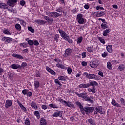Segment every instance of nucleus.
Wrapping results in <instances>:
<instances>
[{
	"label": "nucleus",
	"mask_w": 125,
	"mask_h": 125,
	"mask_svg": "<svg viewBox=\"0 0 125 125\" xmlns=\"http://www.w3.org/2000/svg\"><path fill=\"white\" fill-rule=\"evenodd\" d=\"M83 75L86 78L90 80H97V76L94 74H88L87 72H84Z\"/></svg>",
	"instance_id": "7ed1b4c3"
},
{
	"label": "nucleus",
	"mask_w": 125,
	"mask_h": 125,
	"mask_svg": "<svg viewBox=\"0 0 125 125\" xmlns=\"http://www.w3.org/2000/svg\"><path fill=\"white\" fill-rule=\"evenodd\" d=\"M105 12L104 11L101 12H95L93 13V15L95 16V17H101L102 16H104L105 15Z\"/></svg>",
	"instance_id": "6e6552de"
},
{
	"label": "nucleus",
	"mask_w": 125,
	"mask_h": 125,
	"mask_svg": "<svg viewBox=\"0 0 125 125\" xmlns=\"http://www.w3.org/2000/svg\"><path fill=\"white\" fill-rule=\"evenodd\" d=\"M46 15L49 17H53V18H57L60 16V14L56 12H47Z\"/></svg>",
	"instance_id": "20e7f679"
},
{
	"label": "nucleus",
	"mask_w": 125,
	"mask_h": 125,
	"mask_svg": "<svg viewBox=\"0 0 125 125\" xmlns=\"http://www.w3.org/2000/svg\"><path fill=\"white\" fill-rule=\"evenodd\" d=\"M50 107L52 108L53 109H58L59 108V106L56 104H49Z\"/></svg>",
	"instance_id": "473e14b6"
},
{
	"label": "nucleus",
	"mask_w": 125,
	"mask_h": 125,
	"mask_svg": "<svg viewBox=\"0 0 125 125\" xmlns=\"http://www.w3.org/2000/svg\"><path fill=\"white\" fill-rule=\"evenodd\" d=\"M93 46H88L87 47L86 49H87V51L89 52V53H93Z\"/></svg>",
	"instance_id": "a18cd8bd"
},
{
	"label": "nucleus",
	"mask_w": 125,
	"mask_h": 125,
	"mask_svg": "<svg viewBox=\"0 0 125 125\" xmlns=\"http://www.w3.org/2000/svg\"><path fill=\"white\" fill-rule=\"evenodd\" d=\"M83 40V37H80L77 39V44H80L82 43Z\"/></svg>",
	"instance_id": "a19ab883"
},
{
	"label": "nucleus",
	"mask_w": 125,
	"mask_h": 125,
	"mask_svg": "<svg viewBox=\"0 0 125 125\" xmlns=\"http://www.w3.org/2000/svg\"><path fill=\"white\" fill-rule=\"evenodd\" d=\"M88 90L89 92H90V93H91V92H92L93 93H96L95 87H93L92 89L88 88Z\"/></svg>",
	"instance_id": "de8ad7c7"
},
{
	"label": "nucleus",
	"mask_w": 125,
	"mask_h": 125,
	"mask_svg": "<svg viewBox=\"0 0 125 125\" xmlns=\"http://www.w3.org/2000/svg\"><path fill=\"white\" fill-rule=\"evenodd\" d=\"M98 41L100 42L103 44H105V39L104 37H99L98 38Z\"/></svg>",
	"instance_id": "393cba45"
},
{
	"label": "nucleus",
	"mask_w": 125,
	"mask_h": 125,
	"mask_svg": "<svg viewBox=\"0 0 125 125\" xmlns=\"http://www.w3.org/2000/svg\"><path fill=\"white\" fill-rule=\"evenodd\" d=\"M7 5L5 3L0 2V8L5 9V8H7Z\"/></svg>",
	"instance_id": "f704fd0d"
},
{
	"label": "nucleus",
	"mask_w": 125,
	"mask_h": 125,
	"mask_svg": "<svg viewBox=\"0 0 125 125\" xmlns=\"http://www.w3.org/2000/svg\"><path fill=\"white\" fill-rule=\"evenodd\" d=\"M59 37H60V35L59 34H55L54 37V40L53 41V42L56 41L57 42H58L59 41Z\"/></svg>",
	"instance_id": "ea45409f"
},
{
	"label": "nucleus",
	"mask_w": 125,
	"mask_h": 125,
	"mask_svg": "<svg viewBox=\"0 0 125 125\" xmlns=\"http://www.w3.org/2000/svg\"><path fill=\"white\" fill-rule=\"evenodd\" d=\"M64 104H65V106L70 108H73L74 107V104L72 103V102L70 101H65Z\"/></svg>",
	"instance_id": "dca6fc26"
},
{
	"label": "nucleus",
	"mask_w": 125,
	"mask_h": 125,
	"mask_svg": "<svg viewBox=\"0 0 125 125\" xmlns=\"http://www.w3.org/2000/svg\"><path fill=\"white\" fill-rule=\"evenodd\" d=\"M88 85H89V87L90 86H98V83L97 82L93 81L90 82V84H88Z\"/></svg>",
	"instance_id": "72a5a7b5"
},
{
	"label": "nucleus",
	"mask_w": 125,
	"mask_h": 125,
	"mask_svg": "<svg viewBox=\"0 0 125 125\" xmlns=\"http://www.w3.org/2000/svg\"><path fill=\"white\" fill-rule=\"evenodd\" d=\"M40 125H47V121L46 119L44 118H42L40 121Z\"/></svg>",
	"instance_id": "b1692460"
},
{
	"label": "nucleus",
	"mask_w": 125,
	"mask_h": 125,
	"mask_svg": "<svg viewBox=\"0 0 125 125\" xmlns=\"http://www.w3.org/2000/svg\"><path fill=\"white\" fill-rule=\"evenodd\" d=\"M118 69L120 70V71H122L125 69V66L124 64H121L119 65Z\"/></svg>",
	"instance_id": "3c124183"
},
{
	"label": "nucleus",
	"mask_w": 125,
	"mask_h": 125,
	"mask_svg": "<svg viewBox=\"0 0 125 125\" xmlns=\"http://www.w3.org/2000/svg\"><path fill=\"white\" fill-rule=\"evenodd\" d=\"M64 40L68 42L69 44H72L73 43V41L69 38V36L67 37Z\"/></svg>",
	"instance_id": "c03bdc74"
},
{
	"label": "nucleus",
	"mask_w": 125,
	"mask_h": 125,
	"mask_svg": "<svg viewBox=\"0 0 125 125\" xmlns=\"http://www.w3.org/2000/svg\"><path fill=\"white\" fill-rule=\"evenodd\" d=\"M34 22L39 25H44L47 22L42 20H35Z\"/></svg>",
	"instance_id": "4468645a"
},
{
	"label": "nucleus",
	"mask_w": 125,
	"mask_h": 125,
	"mask_svg": "<svg viewBox=\"0 0 125 125\" xmlns=\"http://www.w3.org/2000/svg\"><path fill=\"white\" fill-rule=\"evenodd\" d=\"M120 102L122 105L125 106V100L124 98H121Z\"/></svg>",
	"instance_id": "13d9d810"
},
{
	"label": "nucleus",
	"mask_w": 125,
	"mask_h": 125,
	"mask_svg": "<svg viewBox=\"0 0 125 125\" xmlns=\"http://www.w3.org/2000/svg\"><path fill=\"white\" fill-rule=\"evenodd\" d=\"M34 115L37 117V118L38 119H39L40 118V113L39 111L38 110H36L34 112Z\"/></svg>",
	"instance_id": "c9c22d12"
},
{
	"label": "nucleus",
	"mask_w": 125,
	"mask_h": 125,
	"mask_svg": "<svg viewBox=\"0 0 125 125\" xmlns=\"http://www.w3.org/2000/svg\"><path fill=\"white\" fill-rule=\"evenodd\" d=\"M12 105V101L10 100H7L5 103V108H8Z\"/></svg>",
	"instance_id": "2eb2a0df"
},
{
	"label": "nucleus",
	"mask_w": 125,
	"mask_h": 125,
	"mask_svg": "<svg viewBox=\"0 0 125 125\" xmlns=\"http://www.w3.org/2000/svg\"><path fill=\"white\" fill-rule=\"evenodd\" d=\"M67 72H68V74H71V73H72V69H71V68H70V67H68V68H67Z\"/></svg>",
	"instance_id": "052dcab7"
},
{
	"label": "nucleus",
	"mask_w": 125,
	"mask_h": 125,
	"mask_svg": "<svg viewBox=\"0 0 125 125\" xmlns=\"http://www.w3.org/2000/svg\"><path fill=\"white\" fill-rule=\"evenodd\" d=\"M88 122L89 125H96L95 122V120H93L92 118H90L88 119Z\"/></svg>",
	"instance_id": "cd10ccee"
},
{
	"label": "nucleus",
	"mask_w": 125,
	"mask_h": 125,
	"mask_svg": "<svg viewBox=\"0 0 125 125\" xmlns=\"http://www.w3.org/2000/svg\"><path fill=\"white\" fill-rule=\"evenodd\" d=\"M58 79L61 81H65L66 80V78L64 76H61L58 77Z\"/></svg>",
	"instance_id": "864d4df0"
},
{
	"label": "nucleus",
	"mask_w": 125,
	"mask_h": 125,
	"mask_svg": "<svg viewBox=\"0 0 125 125\" xmlns=\"http://www.w3.org/2000/svg\"><path fill=\"white\" fill-rule=\"evenodd\" d=\"M96 9L97 10H104V8L103 7H101L100 6L98 5L96 7Z\"/></svg>",
	"instance_id": "4d7b16f0"
},
{
	"label": "nucleus",
	"mask_w": 125,
	"mask_h": 125,
	"mask_svg": "<svg viewBox=\"0 0 125 125\" xmlns=\"http://www.w3.org/2000/svg\"><path fill=\"white\" fill-rule=\"evenodd\" d=\"M79 87L81 89L88 88L89 87V85H88V84L86 83H81L79 85Z\"/></svg>",
	"instance_id": "6ab92c4d"
},
{
	"label": "nucleus",
	"mask_w": 125,
	"mask_h": 125,
	"mask_svg": "<svg viewBox=\"0 0 125 125\" xmlns=\"http://www.w3.org/2000/svg\"><path fill=\"white\" fill-rule=\"evenodd\" d=\"M24 125H30V122L29 118L26 119L24 122Z\"/></svg>",
	"instance_id": "603ef678"
},
{
	"label": "nucleus",
	"mask_w": 125,
	"mask_h": 125,
	"mask_svg": "<svg viewBox=\"0 0 125 125\" xmlns=\"http://www.w3.org/2000/svg\"><path fill=\"white\" fill-rule=\"evenodd\" d=\"M46 69L48 72L50 73L53 76L56 75V72L52 70L51 68H50L49 66H46Z\"/></svg>",
	"instance_id": "f3484780"
},
{
	"label": "nucleus",
	"mask_w": 125,
	"mask_h": 125,
	"mask_svg": "<svg viewBox=\"0 0 125 125\" xmlns=\"http://www.w3.org/2000/svg\"><path fill=\"white\" fill-rule=\"evenodd\" d=\"M62 111H58L57 112H55L52 115L53 117L54 118L60 117L62 116Z\"/></svg>",
	"instance_id": "1a4fd4ad"
},
{
	"label": "nucleus",
	"mask_w": 125,
	"mask_h": 125,
	"mask_svg": "<svg viewBox=\"0 0 125 125\" xmlns=\"http://www.w3.org/2000/svg\"><path fill=\"white\" fill-rule=\"evenodd\" d=\"M79 98H82L86 102H89V103L93 104V101L91 100L90 98L88 97L86 95V92H82L81 93H78V92L75 93Z\"/></svg>",
	"instance_id": "f257e3e1"
},
{
	"label": "nucleus",
	"mask_w": 125,
	"mask_h": 125,
	"mask_svg": "<svg viewBox=\"0 0 125 125\" xmlns=\"http://www.w3.org/2000/svg\"><path fill=\"white\" fill-rule=\"evenodd\" d=\"M6 7L7 8H5V9H7V10H8V11H9L10 12H14V10L13 9V8L11 7L8 6L7 5Z\"/></svg>",
	"instance_id": "09e8293b"
},
{
	"label": "nucleus",
	"mask_w": 125,
	"mask_h": 125,
	"mask_svg": "<svg viewBox=\"0 0 125 125\" xmlns=\"http://www.w3.org/2000/svg\"><path fill=\"white\" fill-rule=\"evenodd\" d=\"M2 41L7 43H10L12 41V39L11 38L4 37L2 38Z\"/></svg>",
	"instance_id": "aec40b11"
},
{
	"label": "nucleus",
	"mask_w": 125,
	"mask_h": 125,
	"mask_svg": "<svg viewBox=\"0 0 125 125\" xmlns=\"http://www.w3.org/2000/svg\"><path fill=\"white\" fill-rule=\"evenodd\" d=\"M12 56L14 58H17L18 59H23V57L21 55L17 54L16 53H13Z\"/></svg>",
	"instance_id": "5701e85b"
},
{
	"label": "nucleus",
	"mask_w": 125,
	"mask_h": 125,
	"mask_svg": "<svg viewBox=\"0 0 125 125\" xmlns=\"http://www.w3.org/2000/svg\"><path fill=\"white\" fill-rule=\"evenodd\" d=\"M102 28L105 30L107 28V25L104 23H102L101 24Z\"/></svg>",
	"instance_id": "6e6d98bb"
},
{
	"label": "nucleus",
	"mask_w": 125,
	"mask_h": 125,
	"mask_svg": "<svg viewBox=\"0 0 125 125\" xmlns=\"http://www.w3.org/2000/svg\"><path fill=\"white\" fill-rule=\"evenodd\" d=\"M3 33L5 35H11V32L8 29H4L3 31Z\"/></svg>",
	"instance_id": "37998d69"
},
{
	"label": "nucleus",
	"mask_w": 125,
	"mask_h": 125,
	"mask_svg": "<svg viewBox=\"0 0 125 125\" xmlns=\"http://www.w3.org/2000/svg\"><path fill=\"white\" fill-rule=\"evenodd\" d=\"M43 16V19L44 20H46V21L49 23V24H51L53 23V18H51L47 16Z\"/></svg>",
	"instance_id": "f8f14e48"
},
{
	"label": "nucleus",
	"mask_w": 125,
	"mask_h": 125,
	"mask_svg": "<svg viewBox=\"0 0 125 125\" xmlns=\"http://www.w3.org/2000/svg\"><path fill=\"white\" fill-rule=\"evenodd\" d=\"M111 30L110 29H107L104 31L103 34L104 37H106L108 34L110 32Z\"/></svg>",
	"instance_id": "a878e982"
},
{
	"label": "nucleus",
	"mask_w": 125,
	"mask_h": 125,
	"mask_svg": "<svg viewBox=\"0 0 125 125\" xmlns=\"http://www.w3.org/2000/svg\"><path fill=\"white\" fill-rule=\"evenodd\" d=\"M72 49L70 48H67L65 50V52L64 54V56L66 58H69L71 55Z\"/></svg>",
	"instance_id": "9d476101"
},
{
	"label": "nucleus",
	"mask_w": 125,
	"mask_h": 125,
	"mask_svg": "<svg viewBox=\"0 0 125 125\" xmlns=\"http://www.w3.org/2000/svg\"><path fill=\"white\" fill-rule=\"evenodd\" d=\"M111 104L114 106L117 107H121V105L119 103H117L114 99H112Z\"/></svg>",
	"instance_id": "412c9836"
},
{
	"label": "nucleus",
	"mask_w": 125,
	"mask_h": 125,
	"mask_svg": "<svg viewBox=\"0 0 125 125\" xmlns=\"http://www.w3.org/2000/svg\"><path fill=\"white\" fill-rule=\"evenodd\" d=\"M58 31H59L61 36L62 37V39H63L64 40H65L69 36L68 34H66V33L65 32H64V31H63L62 29H59Z\"/></svg>",
	"instance_id": "0eeeda50"
},
{
	"label": "nucleus",
	"mask_w": 125,
	"mask_h": 125,
	"mask_svg": "<svg viewBox=\"0 0 125 125\" xmlns=\"http://www.w3.org/2000/svg\"><path fill=\"white\" fill-rule=\"evenodd\" d=\"M17 0H9L7 2L9 6H14V4L17 2Z\"/></svg>",
	"instance_id": "4be33fe9"
},
{
	"label": "nucleus",
	"mask_w": 125,
	"mask_h": 125,
	"mask_svg": "<svg viewBox=\"0 0 125 125\" xmlns=\"http://www.w3.org/2000/svg\"><path fill=\"white\" fill-rule=\"evenodd\" d=\"M33 45H34V46H39V42H38L37 40H34L33 41Z\"/></svg>",
	"instance_id": "5fc2aeb1"
},
{
	"label": "nucleus",
	"mask_w": 125,
	"mask_h": 125,
	"mask_svg": "<svg viewBox=\"0 0 125 125\" xmlns=\"http://www.w3.org/2000/svg\"><path fill=\"white\" fill-rule=\"evenodd\" d=\"M42 108L43 110H46L47 109V106H46V104H43L42 106Z\"/></svg>",
	"instance_id": "774afa93"
},
{
	"label": "nucleus",
	"mask_w": 125,
	"mask_h": 125,
	"mask_svg": "<svg viewBox=\"0 0 125 125\" xmlns=\"http://www.w3.org/2000/svg\"><path fill=\"white\" fill-rule=\"evenodd\" d=\"M28 31L31 32L32 33H34V29L33 28H32V27H28Z\"/></svg>",
	"instance_id": "bf43d9fd"
},
{
	"label": "nucleus",
	"mask_w": 125,
	"mask_h": 125,
	"mask_svg": "<svg viewBox=\"0 0 125 125\" xmlns=\"http://www.w3.org/2000/svg\"><path fill=\"white\" fill-rule=\"evenodd\" d=\"M57 101L60 102L62 104H65V103L66 102V101H65L63 99H62L61 97H58L57 98Z\"/></svg>",
	"instance_id": "49530a36"
},
{
	"label": "nucleus",
	"mask_w": 125,
	"mask_h": 125,
	"mask_svg": "<svg viewBox=\"0 0 125 125\" xmlns=\"http://www.w3.org/2000/svg\"><path fill=\"white\" fill-rule=\"evenodd\" d=\"M56 66H57V67L62 69H64L65 68V67L63 64H61L60 63H57L56 64Z\"/></svg>",
	"instance_id": "e433bc0d"
},
{
	"label": "nucleus",
	"mask_w": 125,
	"mask_h": 125,
	"mask_svg": "<svg viewBox=\"0 0 125 125\" xmlns=\"http://www.w3.org/2000/svg\"><path fill=\"white\" fill-rule=\"evenodd\" d=\"M31 106L32 107L33 109H34L35 110H37L38 109V106L37 105L35 102H34V101H33L31 103Z\"/></svg>",
	"instance_id": "c85d7f7f"
},
{
	"label": "nucleus",
	"mask_w": 125,
	"mask_h": 125,
	"mask_svg": "<svg viewBox=\"0 0 125 125\" xmlns=\"http://www.w3.org/2000/svg\"><path fill=\"white\" fill-rule=\"evenodd\" d=\"M27 64L26 62H22V63H21V67H22V68H24V67H25L26 66H27Z\"/></svg>",
	"instance_id": "0e129e2a"
},
{
	"label": "nucleus",
	"mask_w": 125,
	"mask_h": 125,
	"mask_svg": "<svg viewBox=\"0 0 125 125\" xmlns=\"http://www.w3.org/2000/svg\"><path fill=\"white\" fill-rule=\"evenodd\" d=\"M54 61L55 62H57V63H60L61 62V60L59 58H55Z\"/></svg>",
	"instance_id": "680f3d73"
},
{
	"label": "nucleus",
	"mask_w": 125,
	"mask_h": 125,
	"mask_svg": "<svg viewBox=\"0 0 125 125\" xmlns=\"http://www.w3.org/2000/svg\"><path fill=\"white\" fill-rule=\"evenodd\" d=\"M99 64L97 61H93L90 62V66L91 68L96 69L98 66Z\"/></svg>",
	"instance_id": "ddd939ff"
},
{
	"label": "nucleus",
	"mask_w": 125,
	"mask_h": 125,
	"mask_svg": "<svg viewBox=\"0 0 125 125\" xmlns=\"http://www.w3.org/2000/svg\"><path fill=\"white\" fill-rule=\"evenodd\" d=\"M21 108L24 111V112H26L27 111V109L25 108V106H24L22 104L20 106Z\"/></svg>",
	"instance_id": "e2e57ef3"
},
{
	"label": "nucleus",
	"mask_w": 125,
	"mask_h": 125,
	"mask_svg": "<svg viewBox=\"0 0 125 125\" xmlns=\"http://www.w3.org/2000/svg\"><path fill=\"white\" fill-rule=\"evenodd\" d=\"M106 50L109 53H112L113 52L112 45H108L106 46Z\"/></svg>",
	"instance_id": "bb28decb"
},
{
	"label": "nucleus",
	"mask_w": 125,
	"mask_h": 125,
	"mask_svg": "<svg viewBox=\"0 0 125 125\" xmlns=\"http://www.w3.org/2000/svg\"><path fill=\"white\" fill-rule=\"evenodd\" d=\"M34 85L36 89H38L40 87V83L38 81H35L34 83Z\"/></svg>",
	"instance_id": "4c0bfd02"
},
{
	"label": "nucleus",
	"mask_w": 125,
	"mask_h": 125,
	"mask_svg": "<svg viewBox=\"0 0 125 125\" xmlns=\"http://www.w3.org/2000/svg\"><path fill=\"white\" fill-rule=\"evenodd\" d=\"M98 113H99L100 114H104V112L103 111V109L101 106L96 107L95 108V110L94 112V114L97 115V114H98Z\"/></svg>",
	"instance_id": "39448f33"
},
{
	"label": "nucleus",
	"mask_w": 125,
	"mask_h": 125,
	"mask_svg": "<svg viewBox=\"0 0 125 125\" xmlns=\"http://www.w3.org/2000/svg\"><path fill=\"white\" fill-rule=\"evenodd\" d=\"M18 20H19V21L20 22V24L21 26L23 27H25L26 26V23L23 20L19 19Z\"/></svg>",
	"instance_id": "7c9ffc66"
},
{
	"label": "nucleus",
	"mask_w": 125,
	"mask_h": 125,
	"mask_svg": "<svg viewBox=\"0 0 125 125\" xmlns=\"http://www.w3.org/2000/svg\"><path fill=\"white\" fill-rule=\"evenodd\" d=\"M107 67L109 70H112V69L113 66H112V63L110 62H107Z\"/></svg>",
	"instance_id": "79ce46f5"
},
{
	"label": "nucleus",
	"mask_w": 125,
	"mask_h": 125,
	"mask_svg": "<svg viewBox=\"0 0 125 125\" xmlns=\"http://www.w3.org/2000/svg\"><path fill=\"white\" fill-rule=\"evenodd\" d=\"M108 53L107 52H104L103 54H102V57L103 58H106V56H107Z\"/></svg>",
	"instance_id": "338daca9"
},
{
	"label": "nucleus",
	"mask_w": 125,
	"mask_h": 125,
	"mask_svg": "<svg viewBox=\"0 0 125 125\" xmlns=\"http://www.w3.org/2000/svg\"><path fill=\"white\" fill-rule=\"evenodd\" d=\"M25 41L28 42L27 44L28 45L29 44L30 46H32L33 45V41L29 40L28 38H26L25 39Z\"/></svg>",
	"instance_id": "c756f323"
},
{
	"label": "nucleus",
	"mask_w": 125,
	"mask_h": 125,
	"mask_svg": "<svg viewBox=\"0 0 125 125\" xmlns=\"http://www.w3.org/2000/svg\"><path fill=\"white\" fill-rule=\"evenodd\" d=\"M15 28L17 30L19 31H21V27L20 25V24L19 23H17L15 24Z\"/></svg>",
	"instance_id": "58836bf2"
},
{
	"label": "nucleus",
	"mask_w": 125,
	"mask_h": 125,
	"mask_svg": "<svg viewBox=\"0 0 125 125\" xmlns=\"http://www.w3.org/2000/svg\"><path fill=\"white\" fill-rule=\"evenodd\" d=\"M75 104H76L77 105H78L79 107V108H80L82 114H84V112H83V107L82 105V104L80 102H79V101L76 102Z\"/></svg>",
	"instance_id": "a211bd4d"
},
{
	"label": "nucleus",
	"mask_w": 125,
	"mask_h": 125,
	"mask_svg": "<svg viewBox=\"0 0 125 125\" xmlns=\"http://www.w3.org/2000/svg\"><path fill=\"white\" fill-rule=\"evenodd\" d=\"M28 93V90L27 89H24L22 90V93L24 95H26Z\"/></svg>",
	"instance_id": "69168bd1"
},
{
	"label": "nucleus",
	"mask_w": 125,
	"mask_h": 125,
	"mask_svg": "<svg viewBox=\"0 0 125 125\" xmlns=\"http://www.w3.org/2000/svg\"><path fill=\"white\" fill-rule=\"evenodd\" d=\"M76 19L80 24H84L85 23L86 19L83 17L82 14L79 13L77 15Z\"/></svg>",
	"instance_id": "f03ea898"
},
{
	"label": "nucleus",
	"mask_w": 125,
	"mask_h": 125,
	"mask_svg": "<svg viewBox=\"0 0 125 125\" xmlns=\"http://www.w3.org/2000/svg\"><path fill=\"white\" fill-rule=\"evenodd\" d=\"M10 68L11 69H14V70H16L18 69H21V66L19 64H12L10 66Z\"/></svg>",
	"instance_id": "9b49d317"
},
{
	"label": "nucleus",
	"mask_w": 125,
	"mask_h": 125,
	"mask_svg": "<svg viewBox=\"0 0 125 125\" xmlns=\"http://www.w3.org/2000/svg\"><path fill=\"white\" fill-rule=\"evenodd\" d=\"M54 83H55V84H57L59 85H60L61 87H62V83L60 82V81H59L58 79H56L54 80Z\"/></svg>",
	"instance_id": "8fccbe9b"
},
{
	"label": "nucleus",
	"mask_w": 125,
	"mask_h": 125,
	"mask_svg": "<svg viewBox=\"0 0 125 125\" xmlns=\"http://www.w3.org/2000/svg\"><path fill=\"white\" fill-rule=\"evenodd\" d=\"M94 110L93 107H87L83 108V111H85L87 114H90V113L92 112Z\"/></svg>",
	"instance_id": "423d86ee"
},
{
	"label": "nucleus",
	"mask_w": 125,
	"mask_h": 125,
	"mask_svg": "<svg viewBox=\"0 0 125 125\" xmlns=\"http://www.w3.org/2000/svg\"><path fill=\"white\" fill-rule=\"evenodd\" d=\"M20 45L22 48H26L28 47V43H27V42L21 43H20Z\"/></svg>",
	"instance_id": "2f4dec72"
}]
</instances>
